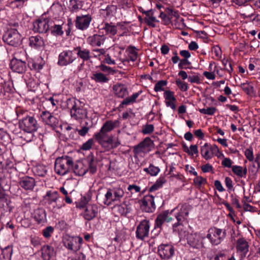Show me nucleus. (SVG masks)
Returning <instances> with one entry per match:
<instances>
[{"label": "nucleus", "instance_id": "1", "mask_svg": "<svg viewBox=\"0 0 260 260\" xmlns=\"http://www.w3.org/2000/svg\"><path fill=\"white\" fill-rule=\"evenodd\" d=\"M19 118V126L24 132L31 133L38 129L37 121L33 117L28 115L26 110L17 108V119Z\"/></svg>", "mask_w": 260, "mask_h": 260}, {"label": "nucleus", "instance_id": "2", "mask_svg": "<svg viewBox=\"0 0 260 260\" xmlns=\"http://www.w3.org/2000/svg\"><path fill=\"white\" fill-rule=\"evenodd\" d=\"M73 158L68 156L58 157L54 164V170L56 174L63 176L71 172Z\"/></svg>", "mask_w": 260, "mask_h": 260}, {"label": "nucleus", "instance_id": "3", "mask_svg": "<svg viewBox=\"0 0 260 260\" xmlns=\"http://www.w3.org/2000/svg\"><path fill=\"white\" fill-rule=\"evenodd\" d=\"M124 191L120 187H115L107 189L103 199V203L110 206L120 201L124 196Z\"/></svg>", "mask_w": 260, "mask_h": 260}, {"label": "nucleus", "instance_id": "4", "mask_svg": "<svg viewBox=\"0 0 260 260\" xmlns=\"http://www.w3.org/2000/svg\"><path fill=\"white\" fill-rule=\"evenodd\" d=\"M71 104V116L76 120L83 119L86 117L87 112L81 102L78 100H70L68 105Z\"/></svg>", "mask_w": 260, "mask_h": 260}, {"label": "nucleus", "instance_id": "5", "mask_svg": "<svg viewBox=\"0 0 260 260\" xmlns=\"http://www.w3.org/2000/svg\"><path fill=\"white\" fill-rule=\"evenodd\" d=\"M174 209H176L173 213H174L177 222L173 224V229L174 232H177L179 230L177 229L178 226L181 225L183 221L187 219L190 209V206L184 204L182 205L180 208L178 206L177 208H174Z\"/></svg>", "mask_w": 260, "mask_h": 260}, {"label": "nucleus", "instance_id": "6", "mask_svg": "<svg viewBox=\"0 0 260 260\" xmlns=\"http://www.w3.org/2000/svg\"><path fill=\"white\" fill-rule=\"evenodd\" d=\"M226 236L225 230L212 227L208 230L206 236L212 245H218L221 243Z\"/></svg>", "mask_w": 260, "mask_h": 260}, {"label": "nucleus", "instance_id": "7", "mask_svg": "<svg viewBox=\"0 0 260 260\" xmlns=\"http://www.w3.org/2000/svg\"><path fill=\"white\" fill-rule=\"evenodd\" d=\"M154 146L153 141L149 138H145L138 145L134 146L133 152L135 157H143L149 152Z\"/></svg>", "mask_w": 260, "mask_h": 260}, {"label": "nucleus", "instance_id": "8", "mask_svg": "<svg viewBox=\"0 0 260 260\" xmlns=\"http://www.w3.org/2000/svg\"><path fill=\"white\" fill-rule=\"evenodd\" d=\"M187 243L197 249L205 248L206 235L202 232L190 234L187 237Z\"/></svg>", "mask_w": 260, "mask_h": 260}, {"label": "nucleus", "instance_id": "9", "mask_svg": "<svg viewBox=\"0 0 260 260\" xmlns=\"http://www.w3.org/2000/svg\"><path fill=\"white\" fill-rule=\"evenodd\" d=\"M76 59V56L74 49L66 50L59 54L57 63L60 66H67L73 63Z\"/></svg>", "mask_w": 260, "mask_h": 260}, {"label": "nucleus", "instance_id": "10", "mask_svg": "<svg viewBox=\"0 0 260 260\" xmlns=\"http://www.w3.org/2000/svg\"><path fill=\"white\" fill-rule=\"evenodd\" d=\"M150 223L147 220H143L137 227L136 237L138 239L144 240L148 237L149 234Z\"/></svg>", "mask_w": 260, "mask_h": 260}, {"label": "nucleus", "instance_id": "11", "mask_svg": "<svg viewBox=\"0 0 260 260\" xmlns=\"http://www.w3.org/2000/svg\"><path fill=\"white\" fill-rule=\"evenodd\" d=\"M141 209L147 213H152L154 211L156 206L154 202V197L152 195H146L140 201Z\"/></svg>", "mask_w": 260, "mask_h": 260}, {"label": "nucleus", "instance_id": "12", "mask_svg": "<svg viewBox=\"0 0 260 260\" xmlns=\"http://www.w3.org/2000/svg\"><path fill=\"white\" fill-rule=\"evenodd\" d=\"M218 152V148L216 145H211L209 143H206L201 147V155L206 160L211 159L214 154Z\"/></svg>", "mask_w": 260, "mask_h": 260}, {"label": "nucleus", "instance_id": "13", "mask_svg": "<svg viewBox=\"0 0 260 260\" xmlns=\"http://www.w3.org/2000/svg\"><path fill=\"white\" fill-rule=\"evenodd\" d=\"M53 22L49 19H39L34 22V30L39 33L46 32Z\"/></svg>", "mask_w": 260, "mask_h": 260}, {"label": "nucleus", "instance_id": "14", "mask_svg": "<svg viewBox=\"0 0 260 260\" xmlns=\"http://www.w3.org/2000/svg\"><path fill=\"white\" fill-rule=\"evenodd\" d=\"M43 121L47 125L54 129L58 126L59 120L57 117L47 111H43L41 114Z\"/></svg>", "mask_w": 260, "mask_h": 260}, {"label": "nucleus", "instance_id": "15", "mask_svg": "<svg viewBox=\"0 0 260 260\" xmlns=\"http://www.w3.org/2000/svg\"><path fill=\"white\" fill-rule=\"evenodd\" d=\"M176 209H173L171 211L166 210L158 214L155 220V228L160 229L165 221L169 222L172 221L173 218L170 215Z\"/></svg>", "mask_w": 260, "mask_h": 260}, {"label": "nucleus", "instance_id": "16", "mask_svg": "<svg viewBox=\"0 0 260 260\" xmlns=\"http://www.w3.org/2000/svg\"><path fill=\"white\" fill-rule=\"evenodd\" d=\"M174 248L172 245L161 244L158 247V253L161 258L169 259L174 254Z\"/></svg>", "mask_w": 260, "mask_h": 260}, {"label": "nucleus", "instance_id": "17", "mask_svg": "<svg viewBox=\"0 0 260 260\" xmlns=\"http://www.w3.org/2000/svg\"><path fill=\"white\" fill-rule=\"evenodd\" d=\"M82 241L81 237H69L64 242V245L68 249L76 252L80 248Z\"/></svg>", "mask_w": 260, "mask_h": 260}, {"label": "nucleus", "instance_id": "18", "mask_svg": "<svg viewBox=\"0 0 260 260\" xmlns=\"http://www.w3.org/2000/svg\"><path fill=\"white\" fill-rule=\"evenodd\" d=\"M91 20L90 15L77 16L75 20V26L79 29L85 30L89 27Z\"/></svg>", "mask_w": 260, "mask_h": 260}, {"label": "nucleus", "instance_id": "19", "mask_svg": "<svg viewBox=\"0 0 260 260\" xmlns=\"http://www.w3.org/2000/svg\"><path fill=\"white\" fill-rule=\"evenodd\" d=\"M106 39V37L101 34H94L89 36L87 39V43L90 46L94 47H100L104 44Z\"/></svg>", "mask_w": 260, "mask_h": 260}, {"label": "nucleus", "instance_id": "20", "mask_svg": "<svg viewBox=\"0 0 260 260\" xmlns=\"http://www.w3.org/2000/svg\"><path fill=\"white\" fill-rule=\"evenodd\" d=\"M99 212V208L95 204H88L84 209L83 217L87 220H91L95 218Z\"/></svg>", "mask_w": 260, "mask_h": 260}, {"label": "nucleus", "instance_id": "21", "mask_svg": "<svg viewBox=\"0 0 260 260\" xmlns=\"http://www.w3.org/2000/svg\"><path fill=\"white\" fill-rule=\"evenodd\" d=\"M58 198L57 191L49 190L47 191L46 194L44 196L43 200L46 205L50 207L52 206L54 208L55 207V205Z\"/></svg>", "mask_w": 260, "mask_h": 260}, {"label": "nucleus", "instance_id": "22", "mask_svg": "<svg viewBox=\"0 0 260 260\" xmlns=\"http://www.w3.org/2000/svg\"><path fill=\"white\" fill-rule=\"evenodd\" d=\"M75 54L80 58L83 62L88 61L92 58L90 51L87 48H84L80 46L74 48Z\"/></svg>", "mask_w": 260, "mask_h": 260}, {"label": "nucleus", "instance_id": "23", "mask_svg": "<svg viewBox=\"0 0 260 260\" xmlns=\"http://www.w3.org/2000/svg\"><path fill=\"white\" fill-rule=\"evenodd\" d=\"M88 169V167L84 165L83 162L78 161L75 164L73 161L71 172L77 176H83L86 174Z\"/></svg>", "mask_w": 260, "mask_h": 260}, {"label": "nucleus", "instance_id": "24", "mask_svg": "<svg viewBox=\"0 0 260 260\" xmlns=\"http://www.w3.org/2000/svg\"><path fill=\"white\" fill-rule=\"evenodd\" d=\"M120 144V142L118 139H115L112 135L108 137L103 141L100 144L102 147L107 149H113L116 148Z\"/></svg>", "mask_w": 260, "mask_h": 260}, {"label": "nucleus", "instance_id": "25", "mask_svg": "<svg viewBox=\"0 0 260 260\" xmlns=\"http://www.w3.org/2000/svg\"><path fill=\"white\" fill-rule=\"evenodd\" d=\"M164 96L165 99V104L167 107H170L172 110L176 109L175 102L176 99L174 96V92L171 90H166L164 93Z\"/></svg>", "mask_w": 260, "mask_h": 260}, {"label": "nucleus", "instance_id": "26", "mask_svg": "<svg viewBox=\"0 0 260 260\" xmlns=\"http://www.w3.org/2000/svg\"><path fill=\"white\" fill-rule=\"evenodd\" d=\"M19 184L25 190H31L35 186V181L32 177L25 176L20 179Z\"/></svg>", "mask_w": 260, "mask_h": 260}, {"label": "nucleus", "instance_id": "27", "mask_svg": "<svg viewBox=\"0 0 260 260\" xmlns=\"http://www.w3.org/2000/svg\"><path fill=\"white\" fill-rule=\"evenodd\" d=\"M41 251L42 257L44 260H50L55 256L54 248L48 245L43 246Z\"/></svg>", "mask_w": 260, "mask_h": 260}, {"label": "nucleus", "instance_id": "28", "mask_svg": "<svg viewBox=\"0 0 260 260\" xmlns=\"http://www.w3.org/2000/svg\"><path fill=\"white\" fill-rule=\"evenodd\" d=\"M114 94L118 98H123L127 95L128 92L124 84H116L113 86Z\"/></svg>", "mask_w": 260, "mask_h": 260}, {"label": "nucleus", "instance_id": "29", "mask_svg": "<svg viewBox=\"0 0 260 260\" xmlns=\"http://www.w3.org/2000/svg\"><path fill=\"white\" fill-rule=\"evenodd\" d=\"M29 41V45L36 49H40L45 45L44 40L39 36H31Z\"/></svg>", "mask_w": 260, "mask_h": 260}, {"label": "nucleus", "instance_id": "30", "mask_svg": "<svg viewBox=\"0 0 260 260\" xmlns=\"http://www.w3.org/2000/svg\"><path fill=\"white\" fill-rule=\"evenodd\" d=\"M32 216L38 223H42L46 220V212L43 208H37L32 213Z\"/></svg>", "mask_w": 260, "mask_h": 260}, {"label": "nucleus", "instance_id": "31", "mask_svg": "<svg viewBox=\"0 0 260 260\" xmlns=\"http://www.w3.org/2000/svg\"><path fill=\"white\" fill-rule=\"evenodd\" d=\"M236 248L245 256L249 250L248 242L244 238H240L237 240Z\"/></svg>", "mask_w": 260, "mask_h": 260}, {"label": "nucleus", "instance_id": "32", "mask_svg": "<svg viewBox=\"0 0 260 260\" xmlns=\"http://www.w3.org/2000/svg\"><path fill=\"white\" fill-rule=\"evenodd\" d=\"M15 35L14 31L8 30L3 35V39L8 45L14 47L16 44Z\"/></svg>", "mask_w": 260, "mask_h": 260}, {"label": "nucleus", "instance_id": "33", "mask_svg": "<svg viewBox=\"0 0 260 260\" xmlns=\"http://www.w3.org/2000/svg\"><path fill=\"white\" fill-rule=\"evenodd\" d=\"M90 78L95 82L101 84L107 83L109 81L108 78L105 75L98 72H93L90 76Z\"/></svg>", "mask_w": 260, "mask_h": 260}, {"label": "nucleus", "instance_id": "34", "mask_svg": "<svg viewBox=\"0 0 260 260\" xmlns=\"http://www.w3.org/2000/svg\"><path fill=\"white\" fill-rule=\"evenodd\" d=\"M10 204V201L8 200L4 193H2V196H0V209H2L6 212H11L13 207Z\"/></svg>", "mask_w": 260, "mask_h": 260}, {"label": "nucleus", "instance_id": "35", "mask_svg": "<svg viewBox=\"0 0 260 260\" xmlns=\"http://www.w3.org/2000/svg\"><path fill=\"white\" fill-rule=\"evenodd\" d=\"M143 14H145L146 16L144 18L145 22L149 26L154 27L155 26V22H157L156 18L153 15V12L152 11H146L142 12Z\"/></svg>", "mask_w": 260, "mask_h": 260}, {"label": "nucleus", "instance_id": "36", "mask_svg": "<svg viewBox=\"0 0 260 260\" xmlns=\"http://www.w3.org/2000/svg\"><path fill=\"white\" fill-rule=\"evenodd\" d=\"M119 125V121L118 120H108L103 124L101 129H102V131L108 133L112 131L115 127L118 126Z\"/></svg>", "mask_w": 260, "mask_h": 260}, {"label": "nucleus", "instance_id": "37", "mask_svg": "<svg viewBox=\"0 0 260 260\" xmlns=\"http://www.w3.org/2000/svg\"><path fill=\"white\" fill-rule=\"evenodd\" d=\"M232 170L233 172L239 177H246L247 173V169L246 167L243 168L241 166H233Z\"/></svg>", "mask_w": 260, "mask_h": 260}, {"label": "nucleus", "instance_id": "38", "mask_svg": "<svg viewBox=\"0 0 260 260\" xmlns=\"http://www.w3.org/2000/svg\"><path fill=\"white\" fill-rule=\"evenodd\" d=\"M240 87L248 95H251L254 93V87L251 82L247 81L245 83H242L241 84Z\"/></svg>", "mask_w": 260, "mask_h": 260}, {"label": "nucleus", "instance_id": "39", "mask_svg": "<svg viewBox=\"0 0 260 260\" xmlns=\"http://www.w3.org/2000/svg\"><path fill=\"white\" fill-rule=\"evenodd\" d=\"M166 181L167 180L165 176H160L157 179L155 183L149 188V191H154L161 188Z\"/></svg>", "mask_w": 260, "mask_h": 260}, {"label": "nucleus", "instance_id": "40", "mask_svg": "<svg viewBox=\"0 0 260 260\" xmlns=\"http://www.w3.org/2000/svg\"><path fill=\"white\" fill-rule=\"evenodd\" d=\"M141 93V91H139L138 92H136L133 93L131 96L128 97L124 99L120 104V107H122L123 105H128L131 104V103H133L136 102L137 98L139 96V95Z\"/></svg>", "mask_w": 260, "mask_h": 260}, {"label": "nucleus", "instance_id": "41", "mask_svg": "<svg viewBox=\"0 0 260 260\" xmlns=\"http://www.w3.org/2000/svg\"><path fill=\"white\" fill-rule=\"evenodd\" d=\"M103 29L107 35L110 36H114L117 33L116 26L112 23H105Z\"/></svg>", "mask_w": 260, "mask_h": 260}, {"label": "nucleus", "instance_id": "42", "mask_svg": "<svg viewBox=\"0 0 260 260\" xmlns=\"http://www.w3.org/2000/svg\"><path fill=\"white\" fill-rule=\"evenodd\" d=\"M143 171L151 176H156L159 173L160 169L158 167L150 164L148 168H144Z\"/></svg>", "mask_w": 260, "mask_h": 260}, {"label": "nucleus", "instance_id": "43", "mask_svg": "<svg viewBox=\"0 0 260 260\" xmlns=\"http://www.w3.org/2000/svg\"><path fill=\"white\" fill-rule=\"evenodd\" d=\"M108 136L109 135L107 134V132L102 131V129L101 128L99 132L96 133L94 134L93 137L98 142V143L101 144V143L108 137Z\"/></svg>", "mask_w": 260, "mask_h": 260}, {"label": "nucleus", "instance_id": "44", "mask_svg": "<svg viewBox=\"0 0 260 260\" xmlns=\"http://www.w3.org/2000/svg\"><path fill=\"white\" fill-rule=\"evenodd\" d=\"M49 29L51 30V32L54 36H61L63 34L61 25L54 24L51 25Z\"/></svg>", "mask_w": 260, "mask_h": 260}, {"label": "nucleus", "instance_id": "45", "mask_svg": "<svg viewBox=\"0 0 260 260\" xmlns=\"http://www.w3.org/2000/svg\"><path fill=\"white\" fill-rule=\"evenodd\" d=\"M34 172L37 176L44 177L47 173V170L43 165H37L34 168Z\"/></svg>", "mask_w": 260, "mask_h": 260}, {"label": "nucleus", "instance_id": "46", "mask_svg": "<svg viewBox=\"0 0 260 260\" xmlns=\"http://www.w3.org/2000/svg\"><path fill=\"white\" fill-rule=\"evenodd\" d=\"M195 178L193 179V182L194 185L198 187H200L202 185H205L207 183V179L202 176H195Z\"/></svg>", "mask_w": 260, "mask_h": 260}, {"label": "nucleus", "instance_id": "47", "mask_svg": "<svg viewBox=\"0 0 260 260\" xmlns=\"http://www.w3.org/2000/svg\"><path fill=\"white\" fill-rule=\"evenodd\" d=\"M127 51L128 52V58L131 60L134 61L137 60L138 58V53L135 47H128L127 49Z\"/></svg>", "mask_w": 260, "mask_h": 260}, {"label": "nucleus", "instance_id": "48", "mask_svg": "<svg viewBox=\"0 0 260 260\" xmlns=\"http://www.w3.org/2000/svg\"><path fill=\"white\" fill-rule=\"evenodd\" d=\"M184 150L185 152L190 155L197 154L199 152L198 146L196 145H191L190 146L189 148L186 146H185L184 147Z\"/></svg>", "mask_w": 260, "mask_h": 260}, {"label": "nucleus", "instance_id": "49", "mask_svg": "<svg viewBox=\"0 0 260 260\" xmlns=\"http://www.w3.org/2000/svg\"><path fill=\"white\" fill-rule=\"evenodd\" d=\"M167 80H160L157 82L154 86V90L156 92L165 90V87L167 85Z\"/></svg>", "mask_w": 260, "mask_h": 260}, {"label": "nucleus", "instance_id": "50", "mask_svg": "<svg viewBox=\"0 0 260 260\" xmlns=\"http://www.w3.org/2000/svg\"><path fill=\"white\" fill-rule=\"evenodd\" d=\"M94 140L92 138L89 139L82 145L80 149L83 151L89 150L91 149Z\"/></svg>", "mask_w": 260, "mask_h": 260}, {"label": "nucleus", "instance_id": "51", "mask_svg": "<svg viewBox=\"0 0 260 260\" xmlns=\"http://www.w3.org/2000/svg\"><path fill=\"white\" fill-rule=\"evenodd\" d=\"M91 54L92 55V58H95L100 59V57L102 55H105L106 54V51L104 49H94L92 50Z\"/></svg>", "mask_w": 260, "mask_h": 260}, {"label": "nucleus", "instance_id": "52", "mask_svg": "<svg viewBox=\"0 0 260 260\" xmlns=\"http://www.w3.org/2000/svg\"><path fill=\"white\" fill-rule=\"evenodd\" d=\"M26 69V63L22 59H17V73H23Z\"/></svg>", "mask_w": 260, "mask_h": 260}, {"label": "nucleus", "instance_id": "53", "mask_svg": "<svg viewBox=\"0 0 260 260\" xmlns=\"http://www.w3.org/2000/svg\"><path fill=\"white\" fill-rule=\"evenodd\" d=\"M85 255L82 252L75 253L68 257L67 260H85Z\"/></svg>", "mask_w": 260, "mask_h": 260}, {"label": "nucleus", "instance_id": "54", "mask_svg": "<svg viewBox=\"0 0 260 260\" xmlns=\"http://www.w3.org/2000/svg\"><path fill=\"white\" fill-rule=\"evenodd\" d=\"M199 111L202 114H207L208 115H213L216 112V108L215 107H208L206 109H200Z\"/></svg>", "mask_w": 260, "mask_h": 260}, {"label": "nucleus", "instance_id": "55", "mask_svg": "<svg viewBox=\"0 0 260 260\" xmlns=\"http://www.w3.org/2000/svg\"><path fill=\"white\" fill-rule=\"evenodd\" d=\"M118 212L122 215H126L129 210L126 204H121L117 207Z\"/></svg>", "mask_w": 260, "mask_h": 260}, {"label": "nucleus", "instance_id": "56", "mask_svg": "<svg viewBox=\"0 0 260 260\" xmlns=\"http://www.w3.org/2000/svg\"><path fill=\"white\" fill-rule=\"evenodd\" d=\"M54 232V229L51 226H49L44 229L42 231L43 236L46 238H49Z\"/></svg>", "mask_w": 260, "mask_h": 260}, {"label": "nucleus", "instance_id": "57", "mask_svg": "<svg viewBox=\"0 0 260 260\" xmlns=\"http://www.w3.org/2000/svg\"><path fill=\"white\" fill-rule=\"evenodd\" d=\"M222 63L224 67V69L229 73H231L233 72V70L232 67L231 62L228 59L223 58L222 60Z\"/></svg>", "mask_w": 260, "mask_h": 260}, {"label": "nucleus", "instance_id": "58", "mask_svg": "<svg viewBox=\"0 0 260 260\" xmlns=\"http://www.w3.org/2000/svg\"><path fill=\"white\" fill-rule=\"evenodd\" d=\"M154 129L153 125L152 124H146L144 125L142 130V132L143 134H150L152 133Z\"/></svg>", "mask_w": 260, "mask_h": 260}, {"label": "nucleus", "instance_id": "59", "mask_svg": "<svg viewBox=\"0 0 260 260\" xmlns=\"http://www.w3.org/2000/svg\"><path fill=\"white\" fill-rule=\"evenodd\" d=\"M176 84L182 91H186L188 90L187 84L184 82L181 81L180 79L176 80Z\"/></svg>", "mask_w": 260, "mask_h": 260}, {"label": "nucleus", "instance_id": "60", "mask_svg": "<svg viewBox=\"0 0 260 260\" xmlns=\"http://www.w3.org/2000/svg\"><path fill=\"white\" fill-rule=\"evenodd\" d=\"M190 62L187 59L184 58L180 60V62L178 64V68L180 69H186L189 68L187 66L190 65Z\"/></svg>", "mask_w": 260, "mask_h": 260}, {"label": "nucleus", "instance_id": "61", "mask_svg": "<svg viewBox=\"0 0 260 260\" xmlns=\"http://www.w3.org/2000/svg\"><path fill=\"white\" fill-rule=\"evenodd\" d=\"M244 154L249 161H251L253 160L254 156L251 147L246 149L245 151Z\"/></svg>", "mask_w": 260, "mask_h": 260}, {"label": "nucleus", "instance_id": "62", "mask_svg": "<svg viewBox=\"0 0 260 260\" xmlns=\"http://www.w3.org/2000/svg\"><path fill=\"white\" fill-rule=\"evenodd\" d=\"M127 190L133 194L140 192L141 191V187L136 184H131L127 187Z\"/></svg>", "mask_w": 260, "mask_h": 260}, {"label": "nucleus", "instance_id": "63", "mask_svg": "<svg viewBox=\"0 0 260 260\" xmlns=\"http://www.w3.org/2000/svg\"><path fill=\"white\" fill-rule=\"evenodd\" d=\"M212 51L214 53L217 58L219 59L221 57V48L218 46H214L212 48Z\"/></svg>", "mask_w": 260, "mask_h": 260}, {"label": "nucleus", "instance_id": "64", "mask_svg": "<svg viewBox=\"0 0 260 260\" xmlns=\"http://www.w3.org/2000/svg\"><path fill=\"white\" fill-rule=\"evenodd\" d=\"M42 240L38 237L35 236L31 237V243L35 247L40 245L42 243Z\"/></svg>", "mask_w": 260, "mask_h": 260}]
</instances>
